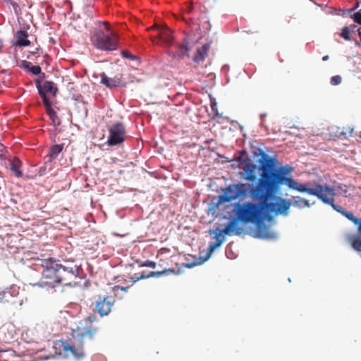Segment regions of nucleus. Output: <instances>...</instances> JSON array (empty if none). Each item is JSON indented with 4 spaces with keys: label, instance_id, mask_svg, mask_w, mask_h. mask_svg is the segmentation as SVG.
Listing matches in <instances>:
<instances>
[{
    "label": "nucleus",
    "instance_id": "f257e3e1",
    "mask_svg": "<svg viewBox=\"0 0 361 361\" xmlns=\"http://www.w3.org/2000/svg\"><path fill=\"white\" fill-rule=\"evenodd\" d=\"M260 157L257 160L259 166L247 163L244 166V178L254 181L257 179L258 173L261 171L260 177L255 185V197L267 198L273 192L279 190L280 185L286 183L288 188L301 192H307L309 195L317 197L324 203L330 205L335 211L341 214L351 221H357L356 217L350 212L345 210L341 206L334 204V190L328 185L316 184L313 188H309L306 184L298 183L290 177H286L287 174L292 172L293 168L288 165L276 169V159L269 157L261 149L258 148Z\"/></svg>",
    "mask_w": 361,
    "mask_h": 361
},
{
    "label": "nucleus",
    "instance_id": "f03ea898",
    "mask_svg": "<svg viewBox=\"0 0 361 361\" xmlns=\"http://www.w3.org/2000/svg\"><path fill=\"white\" fill-rule=\"evenodd\" d=\"M42 276L38 283L32 284L41 288H54L59 286L73 287L78 284L81 269L76 264L64 260L63 264L52 257L40 259Z\"/></svg>",
    "mask_w": 361,
    "mask_h": 361
},
{
    "label": "nucleus",
    "instance_id": "7ed1b4c3",
    "mask_svg": "<svg viewBox=\"0 0 361 361\" xmlns=\"http://www.w3.org/2000/svg\"><path fill=\"white\" fill-rule=\"evenodd\" d=\"M264 204L262 201L258 203L245 202L236 204L234 209L236 221L243 223L258 224L263 219Z\"/></svg>",
    "mask_w": 361,
    "mask_h": 361
},
{
    "label": "nucleus",
    "instance_id": "20e7f679",
    "mask_svg": "<svg viewBox=\"0 0 361 361\" xmlns=\"http://www.w3.org/2000/svg\"><path fill=\"white\" fill-rule=\"evenodd\" d=\"M97 332V329L90 327L87 329L78 328L73 332V341L72 344L63 343V350L65 353H71L75 358L81 359L85 356L82 344L85 339L91 340Z\"/></svg>",
    "mask_w": 361,
    "mask_h": 361
},
{
    "label": "nucleus",
    "instance_id": "39448f33",
    "mask_svg": "<svg viewBox=\"0 0 361 361\" xmlns=\"http://www.w3.org/2000/svg\"><path fill=\"white\" fill-rule=\"evenodd\" d=\"M250 195L251 198L255 201H262L264 204V207L267 211L274 213L275 214H286L288 213V209L291 206V203L289 200L278 197L276 202H268V201L271 199L275 197L276 194L278 192H274L273 194L267 197V198H260L255 197V186H252L250 189Z\"/></svg>",
    "mask_w": 361,
    "mask_h": 361
},
{
    "label": "nucleus",
    "instance_id": "423d86ee",
    "mask_svg": "<svg viewBox=\"0 0 361 361\" xmlns=\"http://www.w3.org/2000/svg\"><path fill=\"white\" fill-rule=\"evenodd\" d=\"M92 44L99 49L111 51L118 47V35L107 27L106 32L97 30L91 37Z\"/></svg>",
    "mask_w": 361,
    "mask_h": 361
},
{
    "label": "nucleus",
    "instance_id": "0eeeda50",
    "mask_svg": "<svg viewBox=\"0 0 361 361\" xmlns=\"http://www.w3.org/2000/svg\"><path fill=\"white\" fill-rule=\"evenodd\" d=\"M243 231V228L240 227L236 226V221L231 220L229 221L227 226H226L220 233H216L214 235V239L216 241L214 243H212L208 247V252L209 256L212 255V253L214 251L215 249L220 247L221 244L225 241V238L224 235H231L232 233H235L236 235H240Z\"/></svg>",
    "mask_w": 361,
    "mask_h": 361
},
{
    "label": "nucleus",
    "instance_id": "6e6552de",
    "mask_svg": "<svg viewBox=\"0 0 361 361\" xmlns=\"http://www.w3.org/2000/svg\"><path fill=\"white\" fill-rule=\"evenodd\" d=\"M154 28L158 31L155 37H151V39L154 43L160 44L164 47H169L173 44L174 38L172 35V31L166 25H158L155 24L148 30H150Z\"/></svg>",
    "mask_w": 361,
    "mask_h": 361
},
{
    "label": "nucleus",
    "instance_id": "1a4fd4ad",
    "mask_svg": "<svg viewBox=\"0 0 361 361\" xmlns=\"http://www.w3.org/2000/svg\"><path fill=\"white\" fill-rule=\"evenodd\" d=\"M126 138V131L124 125L118 122L109 128L107 144L109 146H115L123 143Z\"/></svg>",
    "mask_w": 361,
    "mask_h": 361
},
{
    "label": "nucleus",
    "instance_id": "9d476101",
    "mask_svg": "<svg viewBox=\"0 0 361 361\" xmlns=\"http://www.w3.org/2000/svg\"><path fill=\"white\" fill-rule=\"evenodd\" d=\"M115 300L111 295L97 296L94 301V311L101 317L107 316L111 312Z\"/></svg>",
    "mask_w": 361,
    "mask_h": 361
},
{
    "label": "nucleus",
    "instance_id": "9b49d317",
    "mask_svg": "<svg viewBox=\"0 0 361 361\" xmlns=\"http://www.w3.org/2000/svg\"><path fill=\"white\" fill-rule=\"evenodd\" d=\"M247 190L244 183H238L230 185L225 190L224 195L220 197L223 202H231L240 196H244L247 194Z\"/></svg>",
    "mask_w": 361,
    "mask_h": 361
},
{
    "label": "nucleus",
    "instance_id": "f8f14e48",
    "mask_svg": "<svg viewBox=\"0 0 361 361\" xmlns=\"http://www.w3.org/2000/svg\"><path fill=\"white\" fill-rule=\"evenodd\" d=\"M169 270L166 269L162 271H150L147 275H145L144 273H142L140 276H135V277H130V284H127L126 286H120L116 285L113 287V291L115 293H117L119 290H122L123 292H127L129 288L133 286V284L138 281L140 279H145L150 277H159L163 275L164 273L168 271Z\"/></svg>",
    "mask_w": 361,
    "mask_h": 361
},
{
    "label": "nucleus",
    "instance_id": "ddd939ff",
    "mask_svg": "<svg viewBox=\"0 0 361 361\" xmlns=\"http://www.w3.org/2000/svg\"><path fill=\"white\" fill-rule=\"evenodd\" d=\"M40 91L41 93H39V94L43 100V104H47L51 103L47 97V94H50L51 96L55 97L58 92V88L54 82L45 81L42 84V87H41Z\"/></svg>",
    "mask_w": 361,
    "mask_h": 361
},
{
    "label": "nucleus",
    "instance_id": "4468645a",
    "mask_svg": "<svg viewBox=\"0 0 361 361\" xmlns=\"http://www.w3.org/2000/svg\"><path fill=\"white\" fill-rule=\"evenodd\" d=\"M359 221H353L355 225L357 226L358 233L361 235V219L357 218ZM346 239L349 243H350L351 246L354 250L361 253V238L357 235H348L346 237Z\"/></svg>",
    "mask_w": 361,
    "mask_h": 361
},
{
    "label": "nucleus",
    "instance_id": "2eb2a0df",
    "mask_svg": "<svg viewBox=\"0 0 361 361\" xmlns=\"http://www.w3.org/2000/svg\"><path fill=\"white\" fill-rule=\"evenodd\" d=\"M101 83L108 88H113L123 85L121 75H116L114 78L108 77L104 73L100 75Z\"/></svg>",
    "mask_w": 361,
    "mask_h": 361
},
{
    "label": "nucleus",
    "instance_id": "dca6fc26",
    "mask_svg": "<svg viewBox=\"0 0 361 361\" xmlns=\"http://www.w3.org/2000/svg\"><path fill=\"white\" fill-rule=\"evenodd\" d=\"M210 48L209 44H205L197 50L195 55L193 57V61L196 63L203 62L208 55V51Z\"/></svg>",
    "mask_w": 361,
    "mask_h": 361
},
{
    "label": "nucleus",
    "instance_id": "f3484780",
    "mask_svg": "<svg viewBox=\"0 0 361 361\" xmlns=\"http://www.w3.org/2000/svg\"><path fill=\"white\" fill-rule=\"evenodd\" d=\"M27 32L25 30H19L16 33V38L17 40L15 42V45L19 46V47H27L29 46L30 44V42L27 39Z\"/></svg>",
    "mask_w": 361,
    "mask_h": 361
},
{
    "label": "nucleus",
    "instance_id": "a211bd4d",
    "mask_svg": "<svg viewBox=\"0 0 361 361\" xmlns=\"http://www.w3.org/2000/svg\"><path fill=\"white\" fill-rule=\"evenodd\" d=\"M189 50H190L189 42L186 39H184L183 42L178 45V51L173 54V56L175 57L178 56L181 59H183L185 57H188L189 56V54H188Z\"/></svg>",
    "mask_w": 361,
    "mask_h": 361
},
{
    "label": "nucleus",
    "instance_id": "6ab92c4d",
    "mask_svg": "<svg viewBox=\"0 0 361 361\" xmlns=\"http://www.w3.org/2000/svg\"><path fill=\"white\" fill-rule=\"evenodd\" d=\"M46 108V112L51 120L52 123L54 126H59L61 124V120L58 117L56 111L51 107V103L44 104Z\"/></svg>",
    "mask_w": 361,
    "mask_h": 361
},
{
    "label": "nucleus",
    "instance_id": "aec40b11",
    "mask_svg": "<svg viewBox=\"0 0 361 361\" xmlns=\"http://www.w3.org/2000/svg\"><path fill=\"white\" fill-rule=\"evenodd\" d=\"M21 166V161L19 159L15 157L13 159L11 163V170L15 173V176L18 178H20L23 176V173L20 171V168Z\"/></svg>",
    "mask_w": 361,
    "mask_h": 361
},
{
    "label": "nucleus",
    "instance_id": "412c9836",
    "mask_svg": "<svg viewBox=\"0 0 361 361\" xmlns=\"http://www.w3.org/2000/svg\"><path fill=\"white\" fill-rule=\"evenodd\" d=\"M63 149L62 145H53L49 150V153L48 154L49 161H51L52 159H54L57 157V156L61 152Z\"/></svg>",
    "mask_w": 361,
    "mask_h": 361
},
{
    "label": "nucleus",
    "instance_id": "4be33fe9",
    "mask_svg": "<svg viewBox=\"0 0 361 361\" xmlns=\"http://www.w3.org/2000/svg\"><path fill=\"white\" fill-rule=\"evenodd\" d=\"M293 205L299 208L310 207V204L309 201L305 198L300 197H293Z\"/></svg>",
    "mask_w": 361,
    "mask_h": 361
},
{
    "label": "nucleus",
    "instance_id": "5701e85b",
    "mask_svg": "<svg viewBox=\"0 0 361 361\" xmlns=\"http://www.w3.org/2000/svg\"><path fill=\"white\" fill-rule=\"evenodd\" d=\"M331 188L332 189V188ZM333 190L335 193V195L334 196H335L336 194H338V195H342L345 197H348V187L345 185H338L336 187L335 189L333 188Z\"/></svg>",
    "mask_w": 361,
    "mask_h": 361
},
{
    "label": "nucleus",
    "instance_id": "b1692460",
    "mask_svg": "<svg viewBox=\"0 0 361 361\" xmlns=\"http://www.w3.org/2000/svg\"><path fill=\"white\" fill-rule=\"evenodd\" d=\"M45 78V74L43 73L40 74L39 77L35 80V85L37 89L38 93H41V87H42V81Z\"/></svg>",
    "mask_w": 361,
    "mask_h": 361
},
{
    "label": "nucleus",
    "instance_id": "393cba45",
    "mask_svg": "<svg viewBox=\"0 0 361 361\" xmlns=\"http://www.w3.org/2000/svg\"><path fill=\"white\" fill-rule=\"evenodd\" d=\"M341 37H343L345 40H350V30L348 27H344L342 29V32L341 33Z\"/></svg>",
    "mask_w": 361,
    "mask_h": 361
},
{
    "label": "nucleus",
    "instance_id": "a878e982",
    "mask_svg": "<svg viewBox=\"0 0 361 361\" xmlns=\"http://www.w3.org/2000/svg\"><path fill=\"white\" fill-rule=\"evenodd\" d=\"M156 262L150 260H147L140 264V267H150V268H155L156 267Z\"/></svg>",
    "mask_w": 361,
    "mask_h": 361
},
{
    "label": "nucleus",
    "instance_id": "bb28decb",
    "mask_svg": "<svg viewBox=\"0 0 361 361\" xmlns=\"http://www.w3.org/2000/svg\"><path fill=\"white\" fill-rule=\"evenodd\" d=\"M352 18L356 23L361 25V9L358 12L355 13Z\"/></svg>",
    "mask_w": 361,
    "mask_h": 361
},
{
    "label": "nucleus",
    "instance_id": "cd10ccee",
    "mask_svg": "<svg viewBox=\"0 0 361 361\" xmlns=\"http://www.w3.org/2000/svg\"><path fill=\"white\" fill-rule=\"evenodd\" d=\"M342 81L341 77L340 75H334L331 78V84L332 85H339Z\"/></svg>",
    "mask_w": 361,
    "mask_h": 361
},
{
    "label": "nucleus",
    "instance_id": "c85d7f7f",
    "mask_svg": "<svg viewBox=\"0 0 361 361\" xmlns=\"http://www.w3.org/2000/svg\"><path fill=\"white\" fill-rule=\"evenodd\" d=\"M34 75H39L41 73V67L39 66H32L29 70Z\"/></svg>",
    "mask_w": 361,
    "mask_h": 361
},
{
    "label": "nucleus",
    "instance_id": "c756f323",
    "mask_svg": "<svg viewBox=\"0 0 361 361\" xmlns=\"http://www.w3.org/2000/svg\"><path fill=\"white\" fill-rule=\"evenodd\" d=\"M193 10V6L192 3H190L186 5V8H185V13L190 14Z\"/></svg>",
    "mask_w": 361,
    "mask_h": 361
},
{
    "label": "nucleus",
    "instance_id": "7c9ffc66",
    "mask_svg": "<svg viewBox=\"0 0 361 361\" xmlns=\"http://www.w3.org/2000/svg\"><path fill=\"white\" fill-rule=\"evenodd\" d=\"M30 65H31V63L29 61H22V67L25 69L30 70V68L31 67Z\"/></svg>",
    "mask_w": 361,
    "mask_h": 361
},
{
    "label": "nucleus",
    "instance_id": "2f4dec72",
    "mask_svg": "<svg viewBox=\"0 0 361 361\" xmlns=\"http://www.w3.org/2000/svg\"><path fill=\"white\" fill-rule=\"evenodd\" d=\"M121 54L124 58L129 59L132 57L131 54L126 50L122 51Z\"/></svg>",
    "mask_w": 361,
    "mask_h": 361
},
{
    "label": "nucleus",
    "instance_id": "473e14b6",
    "mask_svg": "<svg viewBox=\"0 0 361 361\" xmlns=\"http://www.w3.org/2000/svg\"><path fill=\"white\" fill-rule=\"evenodd\" d=\"M97 320V318L95 317H88L87 319H85V322H94V321H96Z\"/></svg>",
    "mask_w": 361,
    "mask_h": 361
},
{
    "label": "nucleus",
    "instance_id": "72a5a7b5",
    "mask_svg": "<svg viewBox=\"0 0 361 361\" xmlns=\"http://www.w3.org/2000/svg\"><path fill=\"white\" fill-rule=\"evenodd\" d=\"M118 282L125 284L126 282V280L122 278L121 279H118Z\"/></svg>",
    "mask_w": 361,
    "mask_h": 361
},
{
    "label": "nucleus",
    "instance_id": "f704fd0d",
    "mask_svg": "<svg viewBox=\"0 0 361 361\" xmlns=\"http://www.w3.org/2000/svg\"><path fill=\"white\" fill-rule=\"evenodd\" d=\"M103 24L106 26V30L107 29V27H109V24L108 22L104 21Z\"/></svg>",
    "mask_w": 361,
    "mask_h": 361
},
{
    "label": "nucleus",
    "instance_id": "c9c22d12",
    "mask_svg": "<svg viewBox=\"0 0 361 361\" xmlns=\"http://www.w3.org/2000/svg\"><path fill=\"white\" fill-rule=\"evenodd\" d=\"M183 20H185L187 23H188V20L191 21L192 20L190 18H189L188 20L185 17V16H183Z\"/></svg>",
    "mask_w": 361,
    "mask_h": 361
},
{
    "label": "nucleus",
    "instance_id": "e433bc0d",
    "mask_svg": "<svg viewBox=\"0 0 361 361\" xmlns=\"http://www.w3.org/2000/svg\"><path fill=\"white\" fill-rule=\"evenodd\" d=\"M328 59H329V56L328 55H326V56H323V58H322L323 61H327Z\"/></svg>",
    "mask_w": 361,
    "mask_h": 361
},
{
    "label": "nucleus",
    "instance_id": "4c0bfd02",
    "mask_svg": "<svg viewBox=\"0 0 361 361\" xmlns=\"http://www.w3.org/2000/svg\"><path fill=\"white\" fill-rule=\"evenodd\" d=\"M354 10H355V8H353V9H350L349 11L351 12V11H353Z\"/></svg>",
    "mask_w": 361,
    "mask_h": 361
}]
</instances>
